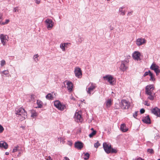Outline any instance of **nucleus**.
<instances>
[{
  "instance_id": "nucleus-1",
  "label": "nucleus",
  "mask_w": 160,
  "mask_h": 160,
  "mask_svg": "<svg viewBox=\"0 0 160 160\" xmlns=\"http://www.w3.org/2000/svg\"><path fill=\"white\" fill-rule=\"evenodd\" d=\"M154 89V87L152 84L147 85L145 87V93L148 96V98L151 100L154 99L155 95V93L153 92Z\"/></svg>"
},
{
  "instance_id": "nucleus-2",
  "label": "nucleus",
  "mask_w": 160,
  "mask_h": 160,
  "mask_svg": "<svg viewBox=\"0 0 160 160\" xmlns=\"http://www.w3.org/2000/svg\"><path fill=\"white\" fill-rule=\"evenodd\" d=\"M15 112L17 117L20 120L22 121L27 118V112L24 109L22 108H16Z\"/></svg>"
},
{
  "instance_id": "nucleus-3",
  "label": "nucleus",
  "mask_w": 160,
  "mask_h": 160,
  "mask_svg": "<svg viewBox=\"0 0 160 160\" xmlns=\"http://www.w3.org/2000/svg\"><path fill=\"white\" fill-rule=\"evenodd\" d=\"M119 104L121 108L123 109H127L130 106V103L125 99L122 100L120 102Z\"/></svg>"
},
{
  "instance_id": "nucleus-4",
  "label": "nucleus",
  "mask_w": 160,
  "mask_h": 160,
  "mask_svg": "<svg viewBox=\"0 0 160 160\" xmlns=\"http://www.w3.org/2000/svg\"><path fill=\"white\" fill-rule=\"evenodd\" d=\"M128 60L121 61L120 69L123 71L126 70L128 68Z\"/></svg>"
},
{
  "instance_id": "nucleus-5",
  "label": "nucleus",
  "mask_w": 160,
  "mask_h": 160,
  "mask_svg": "<svg viewBox=\"0 0 160 160\" xmlns=\"http://www.w3.org/2000/svg\"><path fill=\"white\" fill-rule=\"evenodd\" d=\"M54 104L56 108L61 111L63 110L66 108L65 106L61 104L59 101H56L54 102Z\"/></svg>"
},
{
  "instance_id": "nucleus-6",
  "label": "nucleus",
  "mask_w": 160,
  "mask_h": 160,
  "mask_svg": "<svg viewBox=\"0 0 160 160\" xmlns=\"http://www.w3.org/2000/svg\"><path fill=\"white\" fill-rule=\"evenodd\" d=\"M103 147L105 152L107 154L110 153L111 146V145L107 144L106 142H104L103 144Z\"/></svg>"
},
{
  "instance_id": "nucleus-7",
  "label": "nucleus",
  "mask_w": 160,
  "mask_h": 160,
  "mask_svg": "<svg viewBox=\"0 0 160 160\" xmlns=\"http://www.w3.org/2000/svg\"><path fill=\"white\" fill-rule=\"evenodd\" d=\"M47 25V28L48 30L51 29L53 26L54 23L52 20L49 18L47 19L44 21Z\"/></svg>"
},
{
  "instance_id": "nucleus-8",
  "label": "nucleus",
  "mask_w": 160,
  "mask_h": 160,
  "mask_svg": "<svg viewBox=\"0 0 160 160\" xmlns=\"http://www.w3.org/2000/svg\"><path fill=\"white\" fill-rule=\"evenodd\" d=\"M0 39L3 45H5L6 44L7 41H8V37L7 35L1 34L0 35Z\"/></svg>"
},
{
  "instance_id": "nucleus-9",
  "label": "nucleus",
  "mask_w": 160,
  "mask_h": 160,
  "mask_svg": "<svg viewBox=\"0 0 160 160\" xmlns=\"http://www.w3.org/2000/svg\"><path fill=\"white\" fill-rule=\"evenodd\" d=\"M104 79H106L111 85H113L114 83V80L113 77L110 75H107L103 77Z\"/></svg>"
},
{
  "instance_id": "nucleus-10",
  "label": "nucleus",
  "mask_w": 160,
  "mask_h": 160,
  "mask_svg": "<svg viewBox=\"0 0 160 160\" xmlns=\"http://www.w3.org/2000/svg\"><path fill=\"white\" fill-rule=\"evenodd\" d=\"M146 41L144 38H139L137 39L136 44L138 46H140L146 43Z\"/></svg>"
},
{
  "instance_id": "nucleus-11",
  "label": "nucleus",
  "mask_w": 160,
  "mask_h": 160,
  "mask_svg": "<svg viewBox=\"0 0 160 160\" xmlns=\"http://www.w3.org/2000/svg\"><path fill=\"white\" fill-rule=\"evenodd\" d=\"M152 112L158 117H160V109L156 107L152 110Z\"/></svg>"
},
{
  "instance_id": "nucleus-12",
  "label": "nucleus",
  "mask_w": 160,
  "mask_h": 160,
  "mask_svg": "<svg viewBox=\"0 0 160 160\" xmlns=\"http://www.w3.org/2000/svg\"><path fill=\"white\" fill-rule=\"evenodd\" d=\"M83 144L81 142L78 141L75 143V147L79 150H81L83 147Z\"/></svg>"
},
{
  "instance_id": "nucleus-13",
  "label": "nucleus",
  "mask_w": 160,
  "mask_h": 160,
  "mask_svg": "<svg viewBox=\"0 0 160 160\" xmlns=\"http://www.w3.org/2000/svg\"><path fill=\"white\" fill-rule=\"evenodd\" d=\"M74 72L75 76L78 78H79L80 76L82 75L81 70L79 68H75Z\"/></svg>"
},
{
  "instance_id": "nucleus-14",
  "label": "nucleus",
  "mask_w": 160,
  "mask_h": 160,
  "mask_svg": "<svg viewBox=\"0 0 160 160\" xmlns=\"http://www.w3.org/2000/svg\"><path fill=\"white\" fill-rule=\"evenodd\" d=\"M142 120L143 122L146 123L150 124L151 123V120L149 115H147L145 117H143Z\"/></svg>"
},
{
  "instance_id": "nucleus-15",
  "label": "nucleus",
  "mask_w": 160,
  "mask_h": 160,
  "mask_svg": "<svg viewBox=\"0 0 160 160\" xmlns=\"http://www.w3.org/2000/svg\"><path fill=\"white\" fill-rule=\"evenodd\" d=\"M140 53L139 52H135L133 54L132 57L134 59L138 60H140Z\"/></svg>"
},
{
  "instance_id": "nucleus-16",
  "label": "nucleus",
  "mask_w": 160,
  "mask_h": 160,
  "mask_svg": "<svg viewBox=\"0 0 160 160\" xmlns=\"http://www.w3.org/2000/svg\"><path fill=\"white\" fill-rule=\"evenodd\" d=\"M75 118L77 120V122H81L82 121V118L80 113L78 112H76L75 115Z\"/></svg>"
},
{
  "instance_id": "nucleus-17",
  "label": "nucleus",
  "mask_w": 160,
  "mask_h": 160,
  "mask_svg": "<svg viewBox=\"0 0 160 160\" xmlns=\"http://www.w3.org/2000/svg\"><path fill=\"white\" fill-rule=\"evenodd\" d=\"M96 88V86L92 83H91V86L88 88V90H87L88 93L91 94V92L93 91Z\"/></svg>"
},
{
  "instance_id": "nucleus-18",
  "label": "nucleus",
  "mask_w": 160,
  "mask_h": 160,
  "mask_svg": "<svg viewBox=\"0 0 160 160\" xmlns=\"http://www.w3.org/2000/svg\"><path fill=\"white\" fill-rule=\"evenodd\" d=\"M66 82H67V88L70 92H71L72 90V84L71 82L68 81H66Z\"/></svg>"
},
{
  "instance_id": "nucleus-19",
  "label": "nucleus",
  "mask_w": 160,
  "mask_h": 160,
  "mask_svg": "<svg viewBox=\"0 0 160 160\" xmlns=\"http://www.w3.org/2000/svg\"><path fill=\"white\" fill-rule=\"evenodd\" d=\"M8 144L6 142L2 141L0 142V148H3L5 149H7L8 148Z\"/></svg>"
},
{
  "instance_id": "nucleus-20",
  "label": "nucleus",
  "mask_w": 160,
  "mask_h": 160,
  "mask_svg": "<svg viewBox=\"0 0 160 160\" xmlns=\"http://www.w3.org/2000/svg\"><path fill=\"white\" fill-rule=\"evenodd\" d=\"M121 130L123 132H126L128 130V128H127L125 124L123 123L121 125L120 127Z\"/></svg>"
},
{
  "instance_id": "nucleus-21",
  "label": "nucleus",
  "mask_w": 160,
  "mask_h": 160,
  "mask_svg": "<svg viewBox=\"0 0 160 160\" xmlns=\"http://www.w3.org/2000/svg\"><path fill=\"white\" fill-rule=\"evenodd\" d=\"M157 68H159V66L154 63H152L150 67V69L154 71L156 70Z\"/></svg>"
},
{
  "instance_id": "nucleus-22",
  "label": "nucleus",
  "mask_w": 160,
  "mask_h": 160,
  "mask_svg": "<svg viewBox=\"0 0 160 160\" xmlns=\"http://www.w3.org/2000/svg\"><path fill=\"white\" fill-rule=\"evenodd\" d=\"M112 101L111 99H108L106 102V106L107 108H109L112 104Z\"/></svg>"
},
{
  "instance_id": "nucleus-23",
  "label": "nucleus",
  "mask_w": 160,
  "mask_h": 160,
  "mask_svg": "<svg viewBox=\"0 0 160 160\" xmlns=\"http://www.w3.org/2000/svg\"><path fill=\"white\" fill-rule=\"evenodd\" d=\"M46 98L47 99L52 100L53 99V96L51 93H49L46 96Z\"/></svg>"
},
{
  "instance_id": "nucleus-24",
  "label": "nucleus",
  "mask_w": 160,
  "mask_h": 160,
  "mask_svg": "<svg viewBox=\"0 0 160 160\" xmlns=\"http://www.w3.org/2000/svg\"><path fill=\"white\" fill-rule=\"evenodd\" d=\"M37 104L38 106L37 108H41L42 106V102L39 100H37Z\"/></svg>"
},
{
  "instance_id": "nucleus-25",
  "label": "nucleus",
  "mask_w": 160,
  "mask_h": 160,
  "mask_svg": "<svg viewBox=\"0 0 160 160\" xmlns=\"http://www.w3.org/2000/svg\"><path fill=\"white\" fill-rule=\"evenodd\" d=\"M31 117L34 118L37 116V114L36 112L34 110L31 111Z\"/></svg>"
},
{
  "instance_id": "nucleus-26",
  "label": "nucleus",
  "mask_w": 160,
  "mask_h": 160,
  "mask_svg": "<svg viewBox=\"0 0 160 160\" xmlns=\"http://www.w3.org/2000/svg\"><path fill=\"white\" fill-rule=\"evenodd\" d=\"M66 44L67 45L68 43H61L60 45V48L62 49L63 51H65V47Z\"/></svg>"
},
{
  "instance_id": "nucleus-27",
  "label": "nucleus",
  "mask_w": 160,
  "mask_h": 160,
  "mask_svg": "<svg viewBox=\"0 0 160 160\" xmlns=\"http://www.w3.org/2000/svg\"><path fill=\"white\" fill-rule=\"evenodd\" d=\"M96 133V131H93V132H91L90 134L89 135V137L90 138L92 137Z\"/></svg>"
},
{
  "instance_id": "nucleus-28",
  "label": "nucleus",
  "mask_w": 160,
  "mask_h": 160,
  "mask_svg": "<svg viewBox=\"0 0 160 160\" xmlns=\"http://www.w3.org/2000/svg\"><path fill=\"white\" fill-rule=\"evenodd\" d=\"M149 75L150 77V80H151L153 81V80H154V78L153 77V74L151 72L150 73V74H149Z\"/></svg>"
},
{
  "instance_id": "nucleus-29",
  "label": "nucleus",
  "mask_w": 160,
  "mask_h": 160,
  "mask_svg": "<svg viewBox=\"0 0 160 160\" xmlns=\"http://www.w3.org/2000/svg\"><path fill=\"white\" fill-rule=\"evenodd\" d=\"M18 148L19 146H17L14 147V148L12 150V152H17L18 150Z\"/></svg>"
},
{
  "instance_id": "nucleus-30",
  "label": "nucleus",
  "mask_w": 160,
  "mask_h": 160,
  "mask_svg": "<svg viewBox=\"0 0 160 160\" xmlns=\"http://www.w3.org/2000/svg\"><path fill=\"white\" fill-rule=\"evenodd\" d=\"M38 56H39L38 55V54H36L34 56L33 58L34 60L36 62H37V61H38V60L37 58L38 57Z\"/></svg>"
},
{
  "instance_id": "nucleus-31",
  "label": "nucleus",
  "mask_w": 160,
  "mask_h": 160,
  "mask_svg": "<svg viewBox=\"0 0 160 160\" xmlns=\"http://www.w3.org/2000/svg\"><path fill=\"white\" fill-rule=\"evenodd\" d=\"M100 145V144L99 143L98 141H97L96 143L94 144V147L95 148H97Z\"/></svg>"
},
{
  "instance_id": "nucleus-32",
  "label": "nucleus",
  "mask_w": 160,
  "mask_h": 160,
  "mask_svg": "<svg viewBox=\"0 0 160 160\" xmlns=\"http://www.w3.org/2000/svg\"><path fill=\"white\" fill-rule=\"evenodd\" d=\"M111 153H116L117 152V150L115 148H111Z\"/></svg>"
},
{
  "instance_id": "nucleus-33",
  "label": "nucleus",
  "mask_w": 160,
  "mask_h": 160,
  "mask_svg": "<svg viewBox=\"0 0 160 160\" xmlns=\"http://www.w3.org/2000/svg\"><path fill=\"white\" fill-rule=\"evenodd\" d=\"M147 152L150 154H152L154 153V151L152 149H148L147 151Z\"/></svg>"
},
{
  "instance_id": "nucleus-34",
  "label": "nucleus",
  "mask_w": 160,
  "mask_h": 160,
  "mask_svg": "<svg viewBox=\"0 0 160 160\" xmlns=\"http://www.w3.org/2000/svg\"><path fill=\"white\" fill-rule=\"evenodd\" d=\"M86 157L84 158V159L85 160H87L88 159L89 156V154L88 153H87L85 154L84 155Z\"/></svg>"
},
{
  "instance_id": "nucleus-35",
  "label": "nucleus",
  "mask_w": 160,
  "mask_h": 160,
  "mask_svg": "<svg viewBox=\"0 0 160 160\" xmlns=\"http://www.w3.org/2000/svg\"><path fill=\"white\" fill-rule=\"evenodd\" d=\"M154 71L156 73L157 75L160 72V69H159V68H157V69Z\"/></svg>"
},
{
  "instance_id": "nucleus-36",
  "label": "nucleus",
  "mask_w": 160,
  "mask_h": 160,
  "mask_svg": "<svg viewBox=\"0 0 160 160\" xmlns=\"http://www.w3.org/2000/svg\"><path fill=\"white\" fill-rule=\"evenodd\" d=\"M123 8H120L119 9V12H121V15H124L125 14V13L124 11H123L122 10V9Z\"/></svg>"
},
{
  "instance_id": "nucleus-37",
  "label": "nucleus",
  "mask_w": 160,
  "mask_h": 160,
  "mask_svg": "<svg viewBox=\"0 0 160 160\" xmlns=\"http://www.w3.org/2000/svg\"><path fill=\"white\" fill-rule=\"evenodd\" d=\"M9 73V72L8 70H4L3 71H2L1 72V73L2 74H4L5 75H7Z\"/></svg>"
},
{
  "instance_id": "nucleus-38",
  "label": "nucleus",
  "mask_w": 160,
  "mask_h": 160,
  "mask_svg": "<svg viewBox=\"0 0 160 160\" xmlns=\"http://www.w3.org/2000/svg\"><path fill=\"white\" fill-rule=\"evenodd\" d=\"M6 64L5 61L4 60H2L1 62V66H3Z\"/></svg>"
},
{
  "instance_id": "nucleus-39",
  "label": "nucleus",
  "mask_w": 160,
  "mask_h": 160,
  "mask_svg": "<svg viewBox=\"0 0 160 160\" xmlns=\"http://www.w3.org/2000/svg\"><path fill=\"white\" fill-rule=\"evenodd\" d=\"M151 72H150V71H148V72H145L144 73V75L143 76L144 77H145V76H146L147 75H149V74H150V73Z\"/></svg>"
},
{
  "instance_id": "nucleus-40",
  "label": "nucleus",
  "mask_w": 160,
  "mask_h": 160,
  "mask_svg": "<svg viewBox=\"0 0 160 160\" xmlns=\"http://www.w3.org/2000/svg\"><path fill=\"white\" fill-rule=\"evenodd\" d=\"M4 129L3 127L0 124V133L3 132L4 131Z\"/></svg>"
},
{
  "instance_id": "nucleus-41",
  "label": "nucleus",
  "mask_w": 160,
  "mask_h": 160,
  "mask_svg": "<svg viewBox=\"0 0 160 160\" xmlns=\"http://www.w3.org/2000/svg\"><path fill=\"white\" fill-rule=\"evenodd\" d=\"M9 20L8 19H7L6 20V21L5 22H2V25H3L5 24H7L8 23Z\"/></svg>"
},
{
  "instance_id": "nucleus-42",
  "label": "nucleus",
  "mask_w": 160,
  "mask_h": 160,
  "mask_svg": "<svg viewBox=\"0 0 160 160\" xmlns=\"http://www.w3.org/2000/svg\"><path fill=\"white\" fill-rule=\"evenodd\" d=\"M138 112V111H136L135 113H133V116L134 118H136V117L137 116V113Z\"/></svg>"
},
{
  "instance_id": "nucleus-43",
  "label": "nucleus",
  "mask_w": 160,
  "mask_h": 160,
  "mask_svg": "<svg viewBox=\"0 0 160 160\" xmlns=\"http://www.w3.org/2000/svg\"><path fill=\"white\" fill-rule=\"evenodd\" d=\"M2 14H0V24H2Z\"/></svg>"
},
{
  "instance_id": "nucleus-44",
  "label": "nucleus",
  "mask_w": 160,
  "mask_h": 160,
  "mask_svg": "<svg viewBox=\"0 0 160 160\" xmlns=\"http://www.w3.org/2000/svg\"><path fill=\"white\" fill-rule=\"evenodd\" d=\"M145 112V110L143 108H142V109H141V110H140V112L141 113V114Z\"/></svg>"
},
{
  "instance_id": "nucleus-45",
  "label": "nucleus",
  "mask_w": 160,
  "mask_h": 160,
  "mask_svg": "<svg viewBox=\"0 0 160 160\" xmlns=\"http://www.w3.org/2000/svg\"><path fill=\"white\" fill-rule=\"evenodd\" d=\"M145 105H147V106H149V104L148 103V101H145Z\"/></svg>"
},
{
  "instance_id": "nucleus-46",
  "label": "nucleus",
  "mask_w": 160,
  "mask_h": 160,
  "mask_svg": "<svg viewBox=\"0 0 160 160\" xmlns=\"http://www.w3.org/2000/svg\"><path fill=\"white\" fill-rule=\"evenodd\" d=\"M105 131H107L108 133V134L110 133V130L109 129H107V128H106V129H105Z\"/></svg>"
},
{
  "instance_id": "nucleus-47",
  "label": "nucleus",
  "mask_w": 160,
  "mask_h": 160,
  "mask_svg": "<svg viewBox=\"0 0 160 160\" xmlns=\"http://www.w3.org/2000/svg\"><path fill=\"white\" fill-rule=\"evenodd\" d=\"M17 11H18V9L17 8H14L13 9V12H16Z\"/></svg>"
},
{
  "instance_id": "nucleus-48",
  "label": "nucleus",
  "mask_w": 160,
  "mask_h": 160,
  "mask_svg": "<svg viewBox=\"0 0 160 160\" xmlns=\"http://www.w3.org/2000/svg\"><path fill=\"white\" fill-rule=\"evenodd\" d=\"M31 98L32 99L33 98V99H34L35 98V96L33 94H32L31 95Z\"/></svg>"
},
{
  "instance_id": "nucleus-49",
  "label": "nucleus",
  "mask_w": 160,
  "mask_h": 160,
  "mask_svg": "<svg viewBox=\"0 0 160 160\" xmlns=\"http://www.w3.org/2000/svg\"><path fill=\"white\" fill-rule=\"evenodd\" d=\"M58 139H59V138ZM60 141L61 142H62V143L63 142H64V139H63V138H60Z\"/></svg>"
},
{
  "instance_id": "nucleus-50",
  "label": "nucleus",
  "mask_w": 160,
  "mask_h": 160,
  "mask_svg": "<svg viewBox=\"0 0 160 160\" xmlns=\"http://www.w3.org/2000/svg\"><path fill=\"white\" fill-rule=\"evenodd\" d=\"M46 160H52V159L50 156H49Z\"/></svg>"
},
{
  "instance_id": "nucleus-51",
  "label": "nucleus",
  "mask_w": 160,
  "mask_h": 160,
  "mask_svg": "<svg viewBox=\"0 0 160 160\" xmlns=\"http://www.w3.org/2000/svg\"><path fill=\"white\" fill-rule=\"evenodd\" d=\"M64 158L65 160H70V159H69V158H68V157H65Z\"/></svg>"
},
{
  "instance_id": "nucleus-52",
  "label": "nucleus",
  "mask_w": 160,
  "mask_h": 160,
  "mask_svg": "<svg viewBox=\"0 0 160 160\" xmlns=\"http://www.w3.org/2000/svg\"><path fill=\"white\" fill-rule=\"evenodd\" d=\"M36 3L37 4H39L40 3V1H38V0H36Z\"/></svg>"
},
{
  "instance_id": "nucleus-53",
  "label": "nucleus",
  "mask_w": 160,
  "mask_h": 160,
  "mask_svg": "<svg viewBox=\"0 0 160 160\" xmlns=\"http://www.w3.org/2000/svg\"><path fill=\"white\" fill-rule=\"evenodd\" d=\"M137 160H144V159H142L141 158H137Z\"/></svg>"
},
{
  "instance_id": "nucleus-54",
  "label": "nucleus",
  "mask_w": 160,
  "mask_h": 160,
  "mask_svg": "<svg viewBox=\"0 0 160 160\" xmlns=\"http://www.w3.org/2000/svg\"><path fill=\"white\" fill-rule=\"evenodd\" d=\"M5 154L6 155H8L9 154V152H6L5 153Z\"/></svg>"
},
{
  "instance_id": "nucleus-55",
  "label": "nucleus",
  "mask_w": 160,
  "mask_h": 160,
  "mask_svg": "<svg viewBox=\"0 0 160 160\" xmlns=\"http://www.w3.org/2000/svg\"><path fill=\"white\" fill-rule=\"evenodd\" d=\"M110 29L111 30H112L113 29V28L111 27H110Z\"/></svg>"
},
{
  "instance_id": "nucleus-56",
  "label": "nucleus",
  "mask_w": 160,
  "mask_h": 160,
  "mask_svg": "<svg viewBox=\"0 0 160 160\" xmlns=\"http://www.w3.org/2000/svg\"><path fill=\"white\" fill-rule=\"evenodd\" d=\"M130 13H131V12H128V15H130Z\"/></svg>"
},
{
  "instance_id": "nucleus-57",
  "label": "nucleus",
  "mask_w": 160,
  "mask_h": 160,
  "mask_svg": "<svg viewBox=\"0 0 160 160\" xmlns=\"http://www.w3.org/2000/svg\"><path fill=\"white\" fill-rule=\"evenodd\" d=\"M69 143H70L69 144L70 145H72V143H71V142H69Z\"/></svg>"
},
{
  "instance_id": "nucleus-58",
  "label": "nucleus",
  "mask_w": 160,
  "mask_h": 160,
  "mask_svg": "<svg viewBox=\"0 0 160 160\" xmlns=\"http://www.w3.org/2000/svg\"><path fill=\"white\" fill-rule=\"evenodd\" d=\"M91 129V130H92L93 131H94V129H93V128H92Z\"/></svg>"
},
{
  "instance_id": "nucleus-59",
  "label": "nucleus",
  "mask_w": 160,
  "mask_h": 160,
  "mask_svg": "<svg viewBox=\"0 0 160 160\" xmlns=\"http://www.w3.org/2000/svg\"><path fill=\"white\" fill-rule=\"evenodd\" d=\"M20 153H21V152H20L18 154H20Z\"/></svg>"
},
{
  "instance_id": "nucleus-60",
  "label": "nucleus",
  "mask_w": 160,
  "mask_h": 160,
  "mask_svg": "<svg viewBox=\"0 0 160 160\" xmlns=\"http://www.w3.org/2000/svg\"><path fill=\"white\" fill-rule=\"evenodd\" d=\"M18 157H19V154H18Z\"/></svg>"
},
{
  "instance_id": "nucleus-61",
  "label": "nucleus",
  "mask_w": 160,
  "mask_h": 160,
  "mask_svg": "<svg viewBox=\"0 0 160 160\" xmlns=\"http://www.w3.org/2000/svg\"><path fill=\"white\" fill-rule=\"evenodd\" d=\"M158 160H160V159H158Z\"/></svg>"
}]
</instances>
